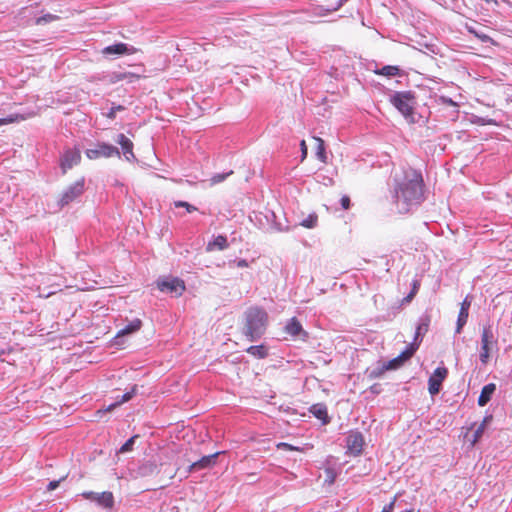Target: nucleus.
Instances as JSON below:
<instances>
[{
    "label": "nucleus",
    "mask_w": 512,
    "mask_h": 512,
    "mask_svg": "<svg viewBox=\"0 0 512 512\" xmlns=\"http://www.w3.org/2000/svg\"><path fill=\"white\" fill-rule=\"evenodd\" d=\"M221 453L222 452H216L211 455L203 456L200 460L192 462L187 469V473L189 474L193 471H199V470H203V469L210 468V467L214 466L216 463L217 457Z\"/></svg>",
    "instance_id": "f8f14e48"
},
{
    "label": "nucleus",
    "mask_w": 512,
    "mask_h": 512,
    "mask_svg": "<svg viewBox=\"0 0 512 512\" xmlns=\"http://www.w3.org/2000/svg\"><path fill=\"white\" fill-rule=\"evenodd\" d=\"M486 2H491L492 0H485Z\"/></svg>",
    "instance_id": "09e8293b"
},
{
    "label": "nucleus",
    "mask_w": 512,
    "mask_h": 512,
    "mask_svg": "<svg viewBox=\"0 0 512 512\" xmlns=\"http://www.w3.org/2000/svg\"><path fill=\"white\" fill-rule=\"evenodd\" d=\"M492 419H493L492 415H488V416L484 417L481 424L477 427V429L474 432L473 440L471 441L472 445H475L480 440L487 425L492 421Z\"/></svg>",
    "instance_id": "b1692460"
},
{
    "label": "nucleus",
    "mask_w": 512,
    "mask_h": 512,
    "mask_svg": "<svg viewBox=\"0 0 512 512\" xmlns=\"http://www.w3.org/2000/svg\"><path fill=\"white\" fill-rule=\"evenodd\" d=\"M97 494L98 493H95V492H92V491H88V492H83L82 493V496L87 499V500H92V501H95V497H97Z\"/></svg>",
    "instance_id": "79ce46f5"
},
{
    "label": "nucleus",
    "mask_w": 512,
    "mask_h": 512,
    "mask_svg": "<svg viewBox=\"0 0 512 512\" xmlns=\"http://www.w3.org/2000/svg\"><path fill=\"white\" fill-rule=\"evenodd\" d=\"M341 206L344 210H348L350 208V198L347 195L341 197Z\"/></svg>",
    "instance_id": "ea45409f"
},
{
    "label": "nucleus",
    "mask_w": 512,
    "mask_h": 512,
    "mask_svg": "<svg viewBox=\"0 0 512 512\" xmlns=\"http://www.w3.org/2000/svg\"><path fill=\"white\" fill-rule=\"evenodd\" d=\"M468 316H469L468 311H464V310L459 311L458 319H457L456 333L461 332L463 326L467 323Z\"/></svg>",
    "instance_id": "c85d7f7f"
},
{
    "label": "nucleus",
    "mask_w": 512,
    "mask_h": 512,
    "mask_svg": "<svg viewBox=\"0 0 512 512\" xmlns=\"http://www.w3.org/2000/svg\"><path fill=\"white\" fill-rule=\"evenodd\" d=\"M136 49L134 47H128L125 43H117L110 46L105 47L102 50V53L105 55H124V54H134Z\"/></svg>",
    "instance_id": "4468645a"
},
{
    "label": "nucleus",
    "mask_w": 512,
    "mask_h": 512,
    "mask_svg": "<svg viewBox=\"0 0 512 512\" xmlns=\"http://www.w3.org/2000/svg\"><path fill=\"white\" fill-rule=\"evenodd\" d=\"M85 154L91 160L98 159L100 157L108 158L114 155H120L117 147L106 143H100L96 148L87 149Z\"/></svg>",
    "instance_id": "0eeeda50"
},
{
    "label": "nucleus",
    "mask_w": 512,
    "mask_h": 512,
    "mask_svg": "<svg viewBox=\"0 0 512 512\" xmlns=\"http://www.w3.org/2000/svg\"><path fill=\"white\" fill-rule=\"evenodd\" d=\"M137 435L132 436L129 438L119 449V453H126L133 449V445L135 443V439L137 438Z\"/></svg>",
    "instance_id": "473e14b6"
},
{
    "label": "nucleus",
    "mask_w": 512,
    "mask_h": 512,
    "mask_svg": "<svg viewBox=\"0 0 512 512\" xmlns=\"http://www.w3.org/2000/svg\"><path fill=\"white\" fill-rule=\"evenodd\" d=\"M157 287L162 292H168L180 296L185 291V283L179 278L162 279L157 282Z\"/></svg>",
    "instance_id": "6e6552de"
},
{
    "label": "nucleus",
    "mask_w": 512,
    "mask_h": 512,
    "mask_svg": "<svg viewBox=\"0 0 512 512\" xmlns=\"http://www.w3.org/2000/svg\"><path fill=\"white\" fill-rule=\"evenodd\" d=\"M375 73L377 75L393 77V76L399 75L400 69L398 66L387 65V66L382 67L381 69L375 70Z\"/></svg>",
    "instance_id": "393cba45"
},
{
    "label": "nucleus",
    "mask_w": 512,
    "mask_h": 512,
    "mask_svg": "<svg viewBox=\"0 0 512 512\" xmlns=\"http://www.w3.org/2000/svg\"><path fill=\"white\" fill-rule=\"evenodd\" d=\"M364 439L360 432H351L346 438L347 453L358 456L362 453Z\"/></svg>",
    "instance_id": "9d476101"
},
{
    "label": "nucleus",
    "mask_w": 512,
    "mask_h": 512,
    "mask_svg": "<svg viewBox=\"0 0 512 512\" xmlns=\"http://www.w3.org/2000/svg\"><path fill=\"white\" fill-rule=\"evenodd\" d=\"M471 306V300L469 299V297L467 296L463 302L461 303V307H460V310H464V311H468L469 312V308Z\"/></svg>",
    "instance_id": "a19ab883"
},
{
    "label": "nucleus",
    "mask_w": 512,
    "mask_h": 512,
    "mask_svg": "<svg viewBox=\"0 0 512 512\" xmlns=\"http://www.w3.org/2000/svg\"><path fill=\"white\" fill-rule=\"evenodd\" d=\"M423 196V180L420 175L398 183L395 190V203L399 213H406L412 205L419 204Z\"/></svg>",
    "instance_id": "f03ea898"
},
{
    "label": "nucleus",
    "mask_w": 512,
    "mask_h": 512,
    "mask_svg": "<svg viewBox=\"0 0 512 512\" xmlns=\"http://www.w3.org/2000/svg\"><path fill=\"white\" fill-rule=\"evenodd\" d=\"M81 161V153L79 149H68L64 152L61 158V170L65 174L73 166L79 164Z\"/></svg>",
    "instance_id": "9b49d317"
},
{
    "label": "nucleus",
    "mask_w": 512,
    "mask_h": 512,
    "mask_svg": "<svg viewBox=\"0 0 512 512\" xmlns=\"http://www.w3.org/2000/svg\"><path fill=\"white\" fill-rule=\"evenodd\" d=\"M141 327H142V321L138 318L133 319L125 327H123L122 329H120L117 332L116 337H122V336H126L129 334H133V333L139 331L141 329Z\"/></svg>",
    "instance_id": "6ab92c4d"
},
{
    "label": "nucleus",
    "mask_w": 512,
    "mask_h": 512,
    "mask_svg": "<svg viewBox=\"0 0 512 512\" xmlns=\"http://www.w3.org/2000/svg\"><path fill=\"white\" fill-rule=\"evenodd\" d=\"M95 502L104 508H112L114 505V496L112 492H102L98 493L97 497H95Z\"/></svg>",
    "instance_id": "5701e85b"
},
{
    "label": "nucleus",
    "mask_w": 512,
    "mask_h": 512,
    "mask_svg": "<svg viewBox=\"0 0 512 512\" xmlns=\"http://www.w3.org/2000/svg\"><path fill=\"white\" fill-rule=\"evenodd\" d=\"M178 454L174 450L166 451L162 454L159 461H147L143 463L138 470V473L141 477H150L157 476L163 470L165 476L160 477L159 488H164L167 485V482L172 480L177 472L179 471V466L177 463Z\"/></svg>",
    "instance_id": "f257e3e1"
},
{
    "label": "nucleus",
    "mask_w": 512,
    "mask_h": 512,
    "mask_svg": "<svg viewBox=\"0 0 512 512\" xmlns=\"http://www.w3.org/2000/svg\"><path fill=\"white\" fill-rule=\"evenodd\" d=\"M228 241L226 236L224 235H218L213 241L209 242L207 244L206 250L208 252H211L215 249L218 250H225L228 248Z\"/></svg>",
    "instance_id": "4be33fe9"
},
{
    "label": "nucleus",
    "mask_w": 512,
    "mask_h": 512,
    "mask_svg": "<svg viewBox=\"0 0 512 512\" xmlns=\"http://www.w3.org/2000/svg\"><path fill=\"white\" fill-rule=\"evenodd\" d=\"M25 119H26V117L24 115L11 114L5 118H0V126L17 123V122L23 121Z\"/></svg>",
    "instance_id": "bb28decb"
},
{
    "label": "nucleus",
    "mask_w": 512,
    "mask_h": 512,
    "mask_svg": "<svg viewBox=\"0 0 512 512\" xmlns=\"http://www.w3.org/2000/svg\"><path fill=\"white\" fill-rule=\"evenodd\" d=\"M174 206H175L176 208L183 207V208H185V209H186V211H187L188 213H193V212H195V211H197V210H198L196 206H194V205H192V204H190V203H188V202H186V201H180V200H179V201H175V202H174Z\"/></svg>",
    "instance_id": "72a5a7b5"
},
{
    "label": "nucleus",
    "mask_w": 512,
    "mask_h": 512,
    "mask_svg": "<svg viewBox=\"0 0 512 512\" xmlns=\"http://www.w3.org/2000/svg\"><path fill=\"white\" fill-rule=\"evenodd\" d=\"M117 142L121 146L123 154L127 160L135 157L133 153V143L128 137L124 134H119Z\"/></svg>",
    "instance_id": "f3484780"
},
{
    "label": "nucleus",
    "mask_w": 512,
    "mask_h": 512,
    "mask_svg": "<svg viewBox=\"0 0 512 512\" xmlns=\"http://www.w3.org/2000/svg\"><path fill=\"white\" fill-rule=\"evenodd\" d=\"M497 345L494 334L490 325L484 326L481 333V351L480 361L482 364H487L490 359V352Z\"/></svg>",
    "instance_id": "39448f33"
},
{
    "label": "nucleus",
    "mask_w": 512,
    "mask_h": 512,
    "mask_svg": "<svg viewBox=\"0 0 512 512\" xmlns=\"http://www.w3.org/2000/svg\"><path fill=\"white\" fill-rule=\"evenodd\" d=\"M237 266L240 268L248 267V263L245 259H241L237 262Z\"/></svg>",
    "instance_id": "49530a36"
},
{
    "label": "nucleus",
    "mask_w": 512,
    "mask_h": 512,
    "mask_svg": "<svg viewBox=\"0 0 512 512\" xmlns=\"http://www.w3.org/2000/svg\"><path fill=\"white\" fill-rule=\"evenodd\" d=\"M135 391H136V387H133L130 392H127V393L122 395V398H121L120 401H118V402H116L114 404H111L108 407L107 410L110 411L111 409H113L114 407L118 406L119 404L129 401L133 397Z\"/></svg>",
    "instance_id": "2f4dec72"
},
{
    "label": "nucleus",
    "mask_w": 512,
    "mask_h": 512,
    "mask_svg": "<svg viewBox=\"0 0 512 512\" xmlns=\"http://www.w3.org/2000/svg\"><path fill=\"white\" fill-rule=\"evenodd\" d=\"M233 174V171L230 170L229 172L227 173H220V174H215L214 176H212L210 178V185L211 186H214L216 184H219L221 182H223L224 180L227 179V177H229L230 175Z\"/></svg>",
    "instance_id": "7c9ffc66"
},
{
    "label": "nucleus",
    "mask_w": 512,
    "mask_h": 512,
    "mask_svg": "<svg viewBox=\"0 0 512 512\" xmlns=\"http://www.w3.org/2000/svg\"><path fill=\"white\" fill-rule=\"evenodd\" d=\"M285 332L293 338L303 336L306 337L307 333L303 330V327L296 317H293L285 326Z\"/></svg>",
    "instance_id": "2eb2a0df"
},
{
    "label": "nucleus",
    "mask_w": 512,
    "mask_h": 512,
    "mask_svg": "<svg viewBox=\"0 0 512 512\" xmlns=\"http://www.w3.org/2000/svg\"><path fill=\"white\" fill-rule=\"evenodd\" d=\"M300 148H301V161L303 162L307 158V154H308V148H307L305 140H302L300 142Z\"/></svg>",
    "instance_id": "4c0bfd02"
},
{
    "label": "nucleus",
    "mask_w": 512,
    "mask_h": 512,
    "mask_svg": "<svg viewBox=\"0 0 512 512\" xmlns=\"http://www.w3.org/2000/svg\"><path fill=\"white\" fill-rule=\"evenodd\" d=\"M393 505H394V503H393V502H391L390 504L386 505V506L382 509V511H381V512H391V511H392V509H393Z\"/></svg>",
    "instance_id": "de8ad7c7"
},
{
    "label": "nucleus",
    "mask_w": 512,
    "mask_h": 512,
    "mask_svg": "<svg viewBox=\"0 0 512 512\" xmlns=\"http://www.w3.org/2000/svg\"><path fill=\"white\" fill-rule=\"evenodd\" d=\"M309 411L319 420L322 421L323 424L329 423V416L327 407L324 404H314L310 407Z\"/></svg>",
    "instance_id": "a211bd4d"
},
{
    "label": "nucleus",
    "mask_w": 512,
    "mask_h": 512,
    "mask_svg": "<svg viewBox=\"0 0 512 512\" xmlns=\"http://www.w3.org/2000/svg\"><path fill=\"white\" fill-rule=\"evenodd\" d=\"M495 389H496V386L493 383L485 385L482 388L481 393L479 395L478 405L481 407L485 406L490 401Z\"/></svg>",
    "instance_id": "aec40b11"
},
{
    "label": "nucleus",
    "mask_w": 512,
    "mask_h": 512,
    "mask_svg": "<svg viewBox=\"0 0 512 512\" xmlns=\"http://www.w3.org/2000/svg\"><path fill=\"white\" fill-rule=\"evenodd\" d=\"M315 141V154L316 157L324 164L328 163L324 140L320 137H313Z\"/></svg>",
    "instance_id": "412c9836"
},
{
    "label": "nucleus",
    "mask_w": 512,
    "mask_h": 512,
    "mask_svg": "<svg viewBox=\"0 0 512 512\" xmlns=\"http://www.w3.org/2000/svg\"><path fill=\"white\" fill-rule=\"evenodd\" d=\"M418 287L419 283L417 281H414L412 291L407 297L408 299H412L414 297V295L417 293Z\"/></svg>",
    "instance_id": "c03bdc74"
},
{
    "label": "nucleus",
    "mask_w": 512,
    "mask_h": 512,
    "mask_svg": "<svg viewBox=\"0 0 512 512\" xmlns=\"http://www.w3.org/2000/svg\"><path fill=\"white\" fill-rule=\"evenodd\" d=\"M318 216L315 213L309 214L305 219L302 220L301 226L311 229L317 225Z\"/></svg>",
    "instance_id": "cd10ccee"
},
{
    "label": "nucleus",
    "mask_w": 512,
    "mask_h": 512,
    "mask_svg": "<svg viewBox=\"0 0 512 512\" xmlns=\"http://www.w3.org/2000/svg\"><path fill=\"white\" fill-rule=\"evenodd\" d=\"M60 481H61V480H53V481L49 482V484H48V486H47V490H48V491H53V490H55V489L59 486Z\"/></svg>",
    "instance_id": "37998d69"
},
{
    "label": "nucleus",
    "mask_w": 512,
    "mask_h": 512,
    "mask_svg": "<svg viewBox=\"0 0 512 512\" xmlns=\"http://www.w3.org/2000/svg\"><path fill=\"white\" fill-rule=\"evenodd\" d=\"M84 190L85 179L84 177H81L63 191L59 199V205L64 207L70 204L74 200L78 199L84 193Z\"/></svg>",
    "instance_id": "423d86ee"
},
{
    "label": "nucleus",
    "mask_w": 512,
    "mask_h": 512,
    "mask_svg": "<svg viewBox=\"0 0 512 512\" xmlns=\"http://www.w3.org/2000/svg\"><path fill=\"white\" fill-rule=\"evenodd\" d=\"M123 109H124V107L121 106V105H118L116 107H112L110 109V111L107 113V117L110 118V119H113V118H115L116 112L117 111H122Z\"/></svg>",
    "instance_id": "58836bf2"
},
{
    "label": "nucleus",
    "mask_w": 512,
    "mask_h": 512,
    "mask_svg": "<svg viewBox=\"0 0 512 512\" xmlns=\"http://www.w3.org/2000/svg\"><path fill=\"white\" fill-rule=\"evenodd\" d=\"M440 101L444 104L450 105V106H456L457 104L450 98H446L444 96L440 97Z\"/></svg>",
    "instance_id": "a18cd8bd"
},
{
    "label": "nucleus",
    "mask_w": 512,
    "mask_h": 512,
    "mask_svg": "<svg viewBox=\"0 0 512 512\" xmlns=\"http://www.w3.org/2000/svg\"><path fill=\"white\" fill-rule=\"evenodd\" d=\"M246 351L247 353L258 358H264L267 356V350L263 345L250 346Z\"/></svg>",
    "instance_id": "a878e982"
},
{
    "label": "nucleus",
    "mask_w": 512,
    "mask_h": 512,
    "mask_svg": "<svg viewBox=\"0 0 512 512\" xmlns=\"http://www.w3.org/2000/svg\"><path fill=\"white\" fill-rule=\"evenodd\" d=\"M419 343L414 342L410 344L398 357L392 359L389 361L387 368L388 369H395L402 365L405 361L410 359L413 354L416 352L418 348Z\"/></svg>",
    "instance_id": "ddd939ff"
},
{
    "label": "nucleus",
    "mask_w": 512,
    "mask_h": 512,
    "mask_svg": "<svg viewBox=\"0 0 512 512\" xmlns=\"http://www.w3.org/2000/svg\"><path fill=\"white\" fill-rule=\"evenodd\" d=\"M470 32L473 33L478 39H480L482 42H492V38L486 34L478 33L472 29H470Z\"/></svg>",
    "instance_id": "e433bc0d"
},
{
    "label": "nucleus",
    "mask_w": 512,
    "mask_h": 512,
    "mask_svg": "<svg viewBox=\"0 0 512 512\" xmlns=\"http://www.w3.org/2000/svg\"><path fill=\"white\" fill-rule=\"evenodd\" d=\"M277 448L287 451H300L299 447L292 446L291 444L285 442L278 443Z\"/></svg>",
    "instance_id": "c9c22d12"
},
{
    "label": "nucleus",
    "mask_w": 512,
    "mask_h": 512,
    "mask_svg": "<svg viewBox=\"0 0 512 512\" xmlns=\"http://www.w3.org/2000/svg\"><path fill=\"white\" fill-rule=\"evenodd\" d=\"M58 19H59V17L57 15L48 13L41 17H38L35 21V24L36 25H45V24L51 23L53 21H56Z\"/></svg>",
    "instance_id": "c756f323"
},
{
    "label": "nucleus",
    "mask_w": 512,
    "mask_h": 512,
    "mask_svg": "<svg viewBox=\"0 0 512 512\" xmlns=\"http://www.w3.org/2000/svg\"><path fill=\"white\" fill-rule=\"evenodd\" d=\"M429 328V319H427L425 322L419 324L416 329L415 334V342L418 341V338L421 334H425L428 331Z\"/></svg>",
    "instance_id": "f704fd0d"
},
{
    "label": "nucleus",
    "mask_w": 512,
    "mask_h": 512,
    "mask_svg": "<svg viewBox=\"0 0 512 512\" xmlns=\"http://www.w3.org/2000/svg\"><path fill=\"white\" fill-rule=\"evenodd\" d=\"M143 76L134 72H113L110 76V83H117L119 81L134 82L141 79Z\"/></svg>",
    "instance_id": "dca6fc26"
},
{
    "label": "nucleus",
    "mask_w": 512,
    "mask_h": 512,
    "mask_svg": "<svg viewBox=\"0 0 512 512\" xmlns=\"http://www.w3.org/2000/svg\"><path fill=\"white\" fill-rule=\"evenodd\" d=\"M390 101L404 117L413 115L416 99L411 91L396 92Z\"/></svg>",
    "instance_id": "20e7f679"
},
{
    "label": "nucleus",
    "mask_w": 512,
    "mask_h": 512,
    "mask_svg": "<svg viewBox=\"0 0 512 512\" xmlns=\"http://www.w3.org/2000/svg\"><path fill=\"white\" fill-rule=\"evenodd\" d=\"M268 315L259 307H251L246 312L245 334L254 341L261 337L266 330Z\"/></svg>",
    "instance_id": "7ed1b4c3"
},
{
    "label": "nucleus",
    "mask_w": 512,
    "mask_h": 512,
    "mask_svg": "<svg viewBox=\"0 0 512 512\" xmlns=\"http://www.w3.org/2000/svg\"><path fill=\"white\" fill-rule=\"evenodd\" d=\"M447 375L448 369L446 367H438L435 369L428 380V391L431 395L439 393L441 384L446 379Z\"/></svg>",
    "instance_id": "1a4fd4ad"
}]
</instances>
